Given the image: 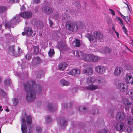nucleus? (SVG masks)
Here are the masks:
<instances>
[{
    "label": "nucleus",
    "mask_w": 133,
    "mask_h": 133,
    "mask_svg": "<svg viewBox=\"0 0 133 133\" xmlns=\"http://www.w3.org/2000/svg\"><path fill=\"white\" fill-rule=\"evenodd\" d=\"M82 72L85 74L91 75L93 73V70L91 68H89L87 69L83 70Z\"/></svg>",
    "instance_id": "obj_21"
},
{
    "label": "nucleus",
    "mask_w": 133,
    "mask_h": 133,
    "mask_svg": "<svg viewBox=\"0 0 133 133\" xmlns=\"http://www.w3.org/2000/svg\"><path fill=\"white\" fill-rule=\"evenodd\" d=\"M12 101L13 102V104L14 106H16L17 105L18 103V100L16 98H12Z\"/></svg>",
    "instance_id": "obj_43"
},
{
    "label": "nucleus",
    "mask_w": 133,
    "mask_h": 133,
    "mask_svg": "<svg viewBox=\"0 0 133 133\" xmlns=\"http://www.w3.org/2000/svg\"><path fill=\"white\" fill-rule=\"evenodd\" d=\"M36 130L38 133H41V128L39 126H37L36 128Z\"/></svg>",
    "instance_id": "obj_49"
},
{
    "label": "nucleus",
    "mask_w": 133,
    "mask_h": 133,
    "mask_svg": "<svg viewBox=\"0 0 133 133\" xmlns=\"http://www.w3.org/2000/svg\"><path fill=\"white\" fill-rule=\"evenodd\" d=\"M7 94L2 89H0V99L2 100L3 99H5V98L6 97Z\"/></svg>",
    "instance_id": "obj_24"
},
{
    "label": "nucleus",
    "mask_w": 133,
    "mask_h": 133,
    "mask_svg": "<svg viewBox=\"0 0 133 133\" xmlns=\"http://www.w3.org/2000/svg\"><path fill=\"white\" fill-rule=\"evenodd\" d=\"M74 42L75 43V46L76 47H79L80 44V41L79 40L76 39L75 41H74Z\"/></svg>",
    "instance_id": "obj_47"
},
{
    "label": "nucleus",
    "mask_w": 133,
    "mask_h": 133,
    "mask_svg": "<svg viewBox=\"0 0 133 133\" xmlns=\"http://www.w3.org/2000/svg\"><path fill=\"white\" fill-rule=\"evenodd\" d=\"M129 83H131V85L133 84V78H132L130 82Z\"/></svg>",
    "instance_id": "obj_63"
},
{
    "label": "nucleus",
    "mask_w": 133,
    "mask_h": 133,
    "mask_svg": "<svg viewBox=\"0 0 133 133\" xmlns=\"http://www.w3.org/2000/svg\"><path fill=\"white\" fill-rule=\"evenodd\" d=\"M33 53L35 54H37L39 52V48L38 46H35L33 49Z\"/></svg>",
    "instance_id": "obj_38"
},
{
    "label": "nucleus",
    "mask_w": 133,
    "mask_h": 133,
    "mask_svg": "<svg viewBox=\"0 0 133 133\" xmlns=\"http://www.w3.org/2000/svg\"><path fill=\"white\" fill-rule=\"evenodd\" d=\"M132 78V76L130 74H127L125 76V80L127 83H129L130 80Z\"/></svg>",
    "instance_id": "obj_33"
},
{
    "label": "nucleus",
    "mask_w": 133,
    "mask_h": 133,
    "mask_svg": "<svg viewBox=\"0 0 133 133\" xmlns=\"http://www.w3.org/2000/svg\"><path fill=\"white\" fill-rule=\"evenodd\" d=\"M48 20L49 21V23L50 24V27L52 26L54 24V23L49 18L48 19Z\"/></svg>",
    "instance_id": "obj_54"
},
{
    "label": "nucleus",
    "mask_w": 133,
    "mask_h": 133,
    "mask_svg": "<svg viewBox=\"0 0 133 133\" xmlns=\"http://www.w3.org/2000/svg\"><path fill=\"white\" fill-rule=\"evenodd\" d=\"M42 62V60L39 57H34L32 59V64L33 66H35L40 64Z\"/></svg>",
    "instance_id": "obj_9"
},
{
    "label": "nucleus",
    "mask_w": 133,
    "mask_h": 133,
    "mask_svg": "<svg viewBox=\"0 0 133 133\" xmlns=\"http://www.w3.org/2000/svg\"><path fill=\"white\" fill-rule=\"evenodd\" d=\"M33 1L36 3H39L40 2V0H33Z\"/></svg>",
    "instance_id": "obj_58"
},
{
    "label": "nucleus",
    "mask_w": 133,
    "mask_h": 133,
    "mask_svg": "<svg viewBox=\"0 0 133 133\" xmlns=\"http://www.w3.org/2000/svg\"><path fill=\"white\" fill-rule=\"evenodd\" d=\"M54 51L53 49H50L48 53L49 56L51 57H52L54 56Z\"/></svg>",
    "instance_id": "obj_40"
},
{
    "label": "nucleus",
    "mask_w": 133,
    "mask_h": 133,
    "mask_svg": "<svg viewBox=\"0 0 133 133\" xmlns=\"http://www.w3.org/2000/svg\"><path fill=\"white\" fill-rule=\"evenodd\" d=\"M19 21V18L16 17L15 16L9 22H6L4 24L5 28H10L11 27L13 28L14 25Z\"/></svg>",
    "instance_id": "obj_4"
},
{
    "label": "nucleus",
    "mask_w": 133,
    "mask_h": 133,
    "mask_svg": "<svg viewBox=\"0 0 133 133\" xmlns=\"http://www.w3.org/2000/svg\"><path fill=\"white\" fill-rule=\"evenodd\" d=\"M130 20V18L128 16H127V17H126V18L125 19V20L126 21V22H128Z\"/></svg>",
    "instance_id": "obj_57"
},
{
    "label": "nucleus",
    "mask_w": 133,
    "mask_h": 133,
    "mask_svg": "<svg viewBox=\"0 0 133 133\" xmlns=\"http://www.w3.org/2000/svg\"><path fill=\"white\" fill-rule=\"evenodd\" d=\"M95 39L100 40L102 39L103 37V34L101 32L99 31H96L93 33Z\"/></svg>",
    "instance_id": "obj_10"
},
{
    "label": "nucleus",
    "mask_w": 133,
    "mask_h": 133,
    "mask_svg": "<svg viewBox=\"0 0 133 133\" xmlns=\"http://www.w3.org/2000/svg\"><path fill=\"white\" fill-rule=\"evenodd\" d=\"M85 36L88 38L89 41L91 43H92L93 42L96 41L95 39L93 38L92 35L89 34H87L85 35Z\"/></svg>",
    "instance_id": "obj_22"
},
{
    "label": "nucleus",
    "mask_w": 133,
    "mask_h": 133,
    "mask_svg": "<svg viewBox=\"0 0 133 133\" xmlns=\"http://www.w3.org/2000/svg\"><path fill=\"white\" fill-rule=\"evenodd\" d=\"M51 16L52 18L55 19L57 20L59 19L58 14L57 12L52 14Z\"/></svg>",
    "instance_id": "obj_41"
},
{
    "label": "nucleus",
    "mask_w": 133,
    "mask_h": 133,
    "mask_svg": "<svg viewBox=\"0 0 133 133\" xmlns=\"http://www.w3.org/2000/svg\"><path fill=\"white\" fill-rule=\"evenodd\" d=\"M8 52L10 54L15 56L16 51L15 49V46L12 45L10 46L8 51Z\"/></svg>",
    "instance_id": "obj_20"
},
{
    "label": "nucleus",
    "mask_w": 133,
    "mask_h": 133,
    "mask_svg": "<svg viewBox=\"0 0 133 133\" xmlns=\"http://www.w3.org/2000/svg\"><path fill=\"white\" fill-rule=\"evenodd\" d=\"M80 71L78 69H72L69 71V73L70 74H72L75 76H78L80 73Z\"/></svg>",
    "instance_id": "obj_16"
},
{
    "label": "nucleus",
    "mask_w": 133,
    "mask_h": 133,
    "mask_svg": "<svg viewBox=\"0 0 133 133\" xmlns=\"http://www.w3.org/2000/svg\"><path fill=\"white\" fill-rule=\"evenodd\" d=\"M69 19V17L68 15V14H63L62 17V19L63 20H65V21H67V22H66V23L67 22H68V21ZM69 22H70L69 21Z\"/></svg>",
    "instance_id": "obj_39"
},
{
    "label": "nucleus",
    "mask_w": 133,
    "mask_h": 133,
    "mask_svg": "<svg viewBox=\"0 0 133 133\" xmlns=\"http://www.w3.org/2000/svg\"><path fill=\"white\" fill-rule=\"evenodd\" d=\"M21 11H24L25 10V8L24 7L23 5L21 8Z\"/></svg>",
    "instance_id": "obj_60"
},
{
    "label": "nucleus",
    "mask_w": 133,
    "mask_h": 133,
    "mask_svg": "<svg viewBox=\"0 0 133 133\" xmlns=\"http://www.w3.org/2000/svg\"><path fill=\"white\" fill-rule=\"evenodd\" d=\"M14 3H17L19 1V0H10Z\"/></svg>",
    "instance_id": "obj_59"
},
{
    "label": "nucleus",
    "mask_w": 133,
    "mask_h": 133,
    "mask_svg": "<svg viewBox=\"0 0 133 133\" xmlns=\"http://www.w3.org/2000/svg\"><path fill=\"white\" fill-rule=\"evenodd\" d=\"M103 50L104 52L106 54H110L111 53V49L108 47L103 48Z\"/></svg>",
    "instance_id": "obj_28"
},
{
    "label": "nucleus",
    "mask_w": 133,
    "mask_h": 133,
    "mask_svg": "<svg viewBox=\"0 0 133 133\" xmlns=\"http://www.w3.org/2000/svg\"><path fill=\"white\" fill-rule=\"evenodd\" d=\"M65 25L67 28L68 26V29L69 30L74 32H76L79 29L78 25H77V23H75L74 25V24L71 22H68Z\"/></svg>",
    "instance_id": "obj_5"
},
{
    "label": "nucleus",
    "mask_w": 133,
    "mask_h": 133,
    "mask_svg": "<svg viewBox=\"0 0 133 133\" xmlns=\"http://www.w3.org/2000/svg\"><path fill=\"white\" fill-rule=\"evenodd\" d=\"M7 9V8L4 6H0V13L4 12Z\"/></svg>",
    "instance_id": "obj_42"
},
{
    "label": "nucleus",
    "mask_w": 133,
    "mask_h": 133,
    "mask_svg": "<svg viewBox=\"0 0 133 133\" xmlns=\"http://www.w3.org/2000/svg\"><path fill=\"white\" fill-rule=\"evenodd\" d=\"M60 122H62V125H61V127L64 128L65 126H66L67 123V120L65 118H63V117H61L60 118ZM59 123H60L59 122Z\"/></svg>",
    "instance_id": "obj_23"
},
{
    "label": "nucleus",
    "mask_w": 133,
    "mask_h": 133,
    "mask_svg": "<svg viewBox=\"0 0 133 133\" xmlns=\"http://www.w3.org/2000/svg\"><path fill=\"white\" fill-rule=\"evenodd\" d=\"M24 89L26 92V97L28 101L31 102L33 101L36 98V93L40 94L42 92L41 86L36 84L35 81H26L23 84Z\"/></svg>",
    "instance_id": "obj_1"
},
{
    "label": "nucleus",
    "mask_w": 133,
    "mask_h": 133,
    "mask_svg": "<svg viewBox=\"0 0 133 133\" xmlns=\"http://www.w3.org/2000/svg\"><path fill=\"white\" fill-rule=\"evenodd\" d=\"M119 23L121 24V25L122 26H124L123 22L122 21L120 22H119Z\"/></svg>",
    "instance_id": "obj_62"
},
{
    "label": "nucleus",
    "mask_w": 133,
    "mask_h": 133,
    "mask_svg": "<svg viewBox=\"0 0 133 133\" xmlns=\"http://www.w3.org/2000/svg\"><path fill=\"white\" fill-rule=\"evenodd\" d=\"M32 15V13L28 11H25L20 14L19 15H16V17H18V18H19L20 21L21 17L24 18H29L31 17Z\"/></svg>",
    "instance_id": "obj_6"
},
{
    "label": "nucleus",
    "mask_w": 133,
    "mask_h": 133,
    "mask_svg": "<svg viewBox=\"0 0 133 133\" xmlns=\"http://www.w3.org/2000/svg\"><path fill=\"white\" fill-rule=\"evenodd\" d=\"M125 126H124V124L122 123H117L115 125V129L117 131L119 132H123Z\"/></svg>",
    "instance_id": "obj_13"
},
{
    "label": "nucleus",
    "mask_w": 133,
    "mask_h": 133,
    "mask_svg": "<svg viewBox=\"0 0 133 133\" xmlns=\"http://www.w3.org/2000/svg\"><path fill=\"white\" fill-rule=\"evenodd\" d=\"M125 118L124 113L122 111L118 112L116 116V119L119 121H123Z\"/></svg>",
    "instance_id": "obj_12"
},
{
    "label": "nucleus",
    "mask_w": 133,
    "mask_h": 133,
    "mask_svg": "<svg viewBox=\"0 0 133 133\" xmlns=\"http://www.w3.org/2000/svg\"><path fill=\"white\" fill-rule=\"evenodd\" d=\"M99 133H107V131L106 129L101 130L98 132Z\"/></svg>",
    "instance_id": "obj_53"
},
{
    "label": "nucleus",
    "mask_w": 133,
    "mask_h": 133,
    "mask_svg": "<svg viewBox=\"0 0 133 133\" xmlns=\"http://www.w3.org/2000/svg\"><path fill=\"white\" fill-rule=\"evenodd\" d=\"M86 108L85 107H84L83 108L82 107H79V109H78V110L80 111H81V110L82 109V111L83 112H84V110H85V109H86Z\"/></svg>",
    "instance_id": "obj_51"
},
{
    "label": "nucleus",
    "mask_w": 133,
    "mask_h": 133,
    "mask_svg": "<svg viewBox=\"0 0 133 133\" xmlns=\"http://www.w3.org/2000/svg\"><path fill=\"white\" fill-rule=\"evenodd\" d=\"M128 123L131 124L133 123V118L131 117H129V119L128 121Z\"/></svg>",
    "instance_id": "obj_48"
},
{
    "label": "nucleus",
    "mask_w": 133,
    "mask_h": 133,
    "mask_svg": "<svg viewBox=\"0 0 133 133\" xmlns=\"http://www.w3.org/2000/svg\"><path fill=\"white\" fill-rule=\"evenodd\" d=\"M109 11L111 12L112 15L114 16L115 15V12L114 10L111 9H109Z\"/></svg>",
    "instance_id": "obj_56"
},
{
    "label": "nucleus",
    "mask_w": 133,
    "mask_h": 133,
    "mask_svg": "<svg viewBox=\"0 0 133 133\" xmlns=\"http://www.w3.org/2000/svg\"><path fill=\"white\" fill-rule=\"evenodd\" d=\"M122 102L123 103V105L126 110H128L132 106V104L127 99H126V101H124Z\"/></svg>",
    "instance_id": "obj_11"
},
{
    "label": "nucleus",
    "mask_w": 133,
    "mask_h": 133,
    "mask_svg": "<svg viewBox=\"0 0 133 133\" xmlns=\"http://www.w3.org/2000/svg\"><path fill=\"white\" fill-rule=\"evenodd\" d=\"M117 88L120 91L124 92L127 88V85L123 83H118L117 86Z\"/></svg>",
    "instance_id": "obj_7"
},
{
    "label": "nucleus",
    "mask_w": 133,
    "mask_h": 133,
    "mask_svg": "<svg viewBox=\"0 0 133 133\" xmlns=\"http://www.w3.org/2000/svg\"><path fill=\"white\" fill-rule=\"evenodd\" d=\"M45 121L47 124L49 123L52 121V119L51 117L49 115L46 116L45 117Z\"/></svg>",
    "instance_id": "obj_36"
},
{
    "label": "nucleus",
    "mask_w": 133,
    "mask_h": 133,
    "mask_svg": "<svg viewBox=\"0 0 133 133\" xmlns=\"http://www.w3.org/2000/svg\"><path fill=\"white\" fill-rule=\"evenodd\" d=\"M47 107L49 110L52 112L56 111L57 109L56 106L52 103H48Z\"/></svg>",
    "instance_id": "obj_17"
},
{
    "label": "nucleus",
    "mask_w": 133,
    "mask_h": 133,
    "mask_svg": "<svg viewBox=\"0 0 133 133\" xmlns=\"http://www.w3.org/2000/svg\"><path fill=\"white\" fill-rule=\"evenodd\" d=\"M76 57L79 59L87 61L98 62L101 60V58L95 55L84 54L82 51H76Z\"/></svg>",
    "instance_id": "obj_2"
},
{
    "label": "nucleus",
    "mask_w": 133,
    "mask_h": 133,
    "mask_svg": "<svg viewBox=\"0 0 133 133\" xmlns=\"http://www.w3.org/2000/svg\"><path fill=\"white\" fill-rule=\"evenodd\" d=\"M67 64L65 62H64L60 64L58 66V67L60 70H63L67 66Z\"/></svg>",
    "instance_id": "obj_25"
},
{
    "label": "nucleus",
    "mask_w": 133,
    "mask_h": 133,
    "mask_svg": "<svg viewBox=\"0 0 133 133\" xmlns=\"http://www.w3.org/2000/svg\"><path fill=\"white\" fill-rule=\"evenodd\" d=\"M24 116L23 115L22 117L21 120V130L22 133H26L27 126L25 124L26 122L27 124L29 125L28 127L29 131L28 133H32L33 130V125L31 126L29 124L32 123V120L31 116L30 115H28L26 117V120L25 119V116L26 114H25Z\"/></svg>",
    "instance_id": "obj_3"
},
{
    "label": "nucleus",
    "mask_w": 133,
    "mask_h": 133,
    "mask_svg": "<svg viewBox=\"0 0 133 133\" xmlns=\"http://www.w3.org/2000/svg\"><path fill=\"white\" fill-rule=\"evenodd\" d=\"M127 130L128 133H130L133 131V127L131 126H128Z\"/></svg>",
    "instance_id": "obj_44"
},
{
    "label": "nucleus",
    "mask_w": 133,
    "mask_h": 133,
    "mask_svg": "<svg viewBox=\"0 0 133 133\" xmlns=\"http://www.w3.org/2000/svg\"><path fill=\"white\" fill-rule=\"evenodd\" d=\"M43 9L44 13L47 15L51 14L54 11L53 8L46 6H44Z\"/></svg>",
    "instance_id": "obj_8"
},
{
    "label": "nucleus",
    "mask_w": 133,
    "mask_h": 133,
    "mask_svg": "<svg viewBox=\"0 0 133 133\" xmlns=\"http://www.w3.org/2000/svg\"><path fill=\"white\" fill-rule=\"evenodd\" d=\"M66 11L67 12H68L69 13H70V12H71V10H70L69 9H66Z\"/></svg>",
    "instance_id": "obj_64"
},
{
    "label": "nucleus",
    "mask_w": 133,
    "mask_h": 133,
    "mask_svg": "<svg viewBox=\"0 0 133 133\" xmlns=\"http://www.w3.org/2000/svg\"><path fill=\"white\" fill-rule=\"evenodd\" d=\"M59 83L60 84L63 86H68L69 85V83L68 81H65L63 79L60 81Z\"/></svg>",
    "instance_id": "obj_30"
},
{
    "label": "nucleus",
    "mask_w": 133,
    "mask_h": 133,
    "mask_svg": "<svg viewBox=\"0 0 133 133\" xmlns=\"http://www.w3.org/2000/svg\"><path fill=\"white\" fill-rule=\"evenodd\" d=\"M120 15L121 17L123 18L125 20V19L126 18V17L123 15L121 13H120Z\"/></svg>",
    "instance_id": "obj_61"
},
{
    "label": "nucleus",
    "mask_w": 133,
    "mask_h": 133,
    "mask_svg": "<svg viewBox=\"0 0 133 133\" xmlns=\"http://www.w3.org/2000/svg\"><path fill=\"white\" fill-rule=\"evenodd\" d=\"M77 25H78L79 29H82L84 28L83 23L80 22H78L77 23Z\"/></svg>",
    "instance_id": "obj_45"
},
{
    "label": "nucleus",
    "mask_w": 133,
    "mask_h": 133,
    "mask_svg": "<svg viewBox=\"0 0 133 133\" xmlns=\"http://www.w3.org/2000/svg\"><path fill=\"white\" fill-rule=\"evenodd\" d=\"M44 72L42 70H39L37 71V76L36 78L38 77V78H41L44 75Z\"/></svg>",
    "instance_id": "obj_32"
},
{
    "label": "nucleus",
    "mask_w": 133,
    "mask_h": 133,
    "mask_svg": "<svg viewBox=\"0 0 133 133\" xmlns=\"http://www.w3.org/2000/svg\"><path fill=\"white\" fill-rule=\"evenodd\" d=\"M4 85L6 87L9 86L11 84L12 82L10 78L5 79L3 82Z\"/></svg>",
    "instance_id": "obj_27"
},
{
    "label": "nucleus",
    "mask_w": 133,
    "mask_h": 133,
    "mask_svg": "<svg viewBox=\"0 0 133 133\" xmlns=\"http://www.w3.org/2000/svg\"><path fill=\"white\" fill-rule=\"evenodd\" d=\"M31 57L32 54L30 53H28L25 56L26 59L28 60L31 59Z\"/></svg>",
    "instance_id": "obj_46"
},
{
    "label": "nucleus",
    "mask_w": 133,
    "mask_h": 133,
    "mask_svg": "<svg viewBox=\"0 0 133 133\" xmlns=\"http://www.w3.org/2000/svg\"><path fill=\"white\" fill-rule=\"evenodd\" d=\"M95 81V78L93 77H89L88 78L87 83L88 84L93 83Z\"/></svg>",
    "instance_id": "obj_29"
},
{
    "label": "nucleus",
    "mask_w": 133,
    "mask_h": 133,
    "mask_svg": "<svg viewBox=\"0 0 133 133\" xmlns=\"http://www.w3.org/2000/svg\"><path fill=\"white\" fill-rule=\"evenodd\" d=\"M100 86L94 84L89 85L84 88L85 90H93L99 89Z\"/></svg>",
    "instance_id": "obj_15"
},
{
    "label": "nucleus",
    "mask_w": 133,
    "mask_h": 133,
    "mask_svg": "<svg viewBox=\"0 0 133 133\" xmlns=\"http://www.w3.org/2000/svg\"><path fill=\"white\" fill-rule=\"evenodd\" d=\"M105 68L103 66L99 65L95 67V70L97 72L103 74L105 72Z\"/></svg>",
    "instance_id": "obj_14"
},
{
    "label": "nucleus",
    "mask_w": 133,
    "mask_h": 133,
    "mask_svg": "<svg viewBox=\"0 0 133 133\" xmlns=\"http://www.w3.org/2000/svg\"><path fill=\"white\" fill-rule=\"evenodd\" d=\"M22 51L21 48L19 47L18 46L17 53L16 52L15 55V57L19 56L22 53Z\"/></svg>",
    "instance_id": "obj_37"
},
{
    "label": "nucleus",
    "mask_w": 133,
    "mask_h": 133,
    "mask_svg": "<svg viewBox=\"0 0 133 133\" xmlns=\"http://www.w3.org/2000/svg\"><path fill=\"white\" fill-rule=\"evenodd\" d=\"M123 32H124L125 34H127V29H126L125 27L124 26L123 27Z\"/></svg>",
    "instance_id": "obj_55"
},
{
    "label": "nucleus",
    "mask_w": 133,
    "mask_h": 133,
    "mask_svg": "<svg viewBox=\"0 0 133 133\" xmlns=\"http://www.w3.org/2000/svg\"><path fill=\"white\" fill-rule=\"evenodd\" d=\"M72 2L73 4L77 7L78 9L81 8V5L78 0H74Z\"/></svg>",
    "instance_id": "obj_31"
},
{
    "label": "nucleus",
    "mask_w": 133,
    "mask_h": 133,
    "mask_svg": "<svg viewBox=\"0 0 133 133\" xmlns=\"http://www.w3.org/2000/svg\"><path fill=\"white\" fill-rule=\"evenodd\" d=\"M58 47L59 49L61 48L62 49L65 50L67 49V46L64 42L62 43L61 44L58 45Z\"/></svg>",
    "instance_id": "obj_35"
},
{
    "label": "nucleus",
    "mask_w": 133,
    "mask_h": 133,
    "mask_svg": "<svg viewBox=\"0 0 133 133\" xmlns=\"http://www.w3.org/2000/svg\"><path fill=\"white\" fill-rule=\"evenodd\" d=\"M123 69L121 67L117 66L115 69L114 74L116 76H118L122 72Z\"/></svg>",
    "instance_id": "obj_18"
},
{
    "label": "nucleus",
    "mask_w": 133,
    "mask_h": 133,
    "mask_svg": "<svg viewBox=\"0 0 133 133\" xmlns=\"http://www.w3.org/2000/svg\"><path fill=\"white\" fill-rule=\"evenodd\" d=\"M98 82L99 83L103 85H104L105 84V80L102 77H99Z\"/></svg>",
    "instance_id": "obj_34"
},
{
    "label": "nucleus",
    "mask_w": 133,
    "mask_h": 133,
    "mask_svg": "<svg viewBox=\"0 0 133 133\" xmlns=\"http://www.w3.org/2000/svg\"><path fill=\"white\" fill-rule=\"evenodd\" d=\"M24 29V31L26 33V35L28 36L32 35L33 31L31 28L29 27H26Z\"/></svg>",
    "instance_id": "obj_19"
},
{
    "label": "nucleus",
    "mask_w": 133,
    "mask_h": 133,
    "mask_svg": "<svg viewBox=\"0 0 133 133\" xmlns=\"http://www.w3.org/2000/svg\"><path fill=\"white\" fill-rule=\"evenodd\" d=\"M129 92V94L130 97H133V90H130Z\"/></svg>",
    "instance_id": "obj_52"
},
{
    "label": "nucleus",
    "mask_w": 133,
    "mask_h": 133,
    "mask_svg": "<svg viewBox=\"0 0 133 133\" xmlns=\"http://www.w3.org/2000/svg\"><path fill=\"white\" fill-rule=\"evenodd\" d=\"M35 25L37 28H43L44 26V25L42 22L40 21H38L35 22Z\"/></svg>",
    "instance_id": "obj_26"
},
{
    "label": "nucleus",
    "mask_w": 133,
    "mask_h": 133,
    "mask_svg": "<svg viewBox=\"0 0 133 133\" xmlns=\"http://www.w3.org/2000/svg\"><path fill=\"white\" fill-rule=\"evenodd\" d=\"M109 114L111 117H114V112L113 109H111L110 110L109 112Z\"/></svg>",
    "instance_id": "obj_50"
}]
</instances>
